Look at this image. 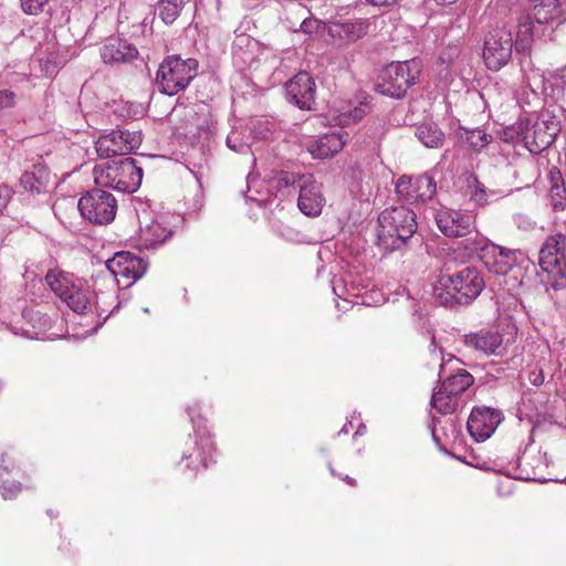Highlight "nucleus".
Returning a JSON list of instances; mask_svg holds the SVG:
<instances>
[{"label":"nucleus","instance_id":"nucleus-44","mask_svg":"<svg viewBox=\"0 0 566 566\" xmlns=\"http://www.w3.org/2000/svg\"><path fill=\"white\" fill-rule=\"evenodd\" d=\"M12 193L13 191L9 186L0 184V214L10 201Z\"/></svg>","mask_w":566,"mask_h":566},{"label":"nucleus","instance_id":"nucleus-23","mask_svg":"<svg viewBox=\"0 0 566 566\" xmlns=\"http://www.w3.org/2000/svg\"><path fill=\"white\" fill-rule=\"evenodd\" d=\"M67 306L75 313L84 314L91 310V292L85 284L78 280L64 298Z\"/></svg>","mask_w":566,"mask_h":566},{"label":"nucleus","instance_id":"nucleus-41","mask_svg":"<svg viewBox=\"0 0 566 566\" xmlns=\"http://www.w3.org/2000/svg\"><path fill=\"white\" fill-rule=\"evenodd\" d=\"M17 99L15 92L9 88H0V112L15 107Z\"/></svg>","mask_w":566,"mask_h":566},{"label":"nucleus","instance_id":"nucleus-53","mask_svg":"<svg viewBox=\"0 0 566 566\" xmlns=\"http://www.w3.org/2000/svg\"><path fill=\"white\" fill-rule=\"evenodd\" d=\"M345 481L347 483H349L350 485H355V481L352 478H349L348 475L345 478Z\"/></svg>","mask_w":566,"mask_h":566},{"label":"nucleus","instance_id":"nucleus-6","mask_svg":"<svg viewBox=\"0 0 566 566\" xmlns=\"http://www.w3.org/2000/svg\"><path fill=\"white\" fill-rule=\"evenodd\" d=\"M538 262L541 269L553 276L551 285L554 290L566 285V227L547 237L539 251Z\"/></svg>","mask_w":566,"mask_h":566},{"label":"nucleus","instance_id":"nucleus-33","mask_svg":"<svg viewBox=\"0 0 566 566\" xmlns=\"http://www.w3.org/2000/svg\"><path fill=\"white\" fill-rule=\"evenodd\" d=\"M190 0H159L158 14L166 24H171Z\"/></svg>","mask_w":566,"mask_h":566},{"label":"nucleus","instance_id":"nucleus-9","mask_svg":"<svg viewBox=\"0 0 566 566\" xmlns=\"http://www.w3.org/2000/svg\"><path fill=\"white\" fill-rule=\"evenodd\" d=\"M279 184L284 186H294L298 188L297 206L306 216H317L321 213L324 197L321 192L319 184L314 179L313 175L295 176L290 172H282Z\"/></svg>","mask_w":566,"mask_h":566},{"label":"nucleus","instance_id":"nucleus-40","mask_svg":"<svg viewBox=\"0 0 566 566\" xmlns=\"http://www.w3.org/2000/svg\"><path fill=\"white\" fill-rule=\"evenodd\" d=\"M20 185L29 192H40L42 182L32 172H24L20 178Z\"/></svg>","mask_w":566,"mask_h":566},{"label":"nucleus","instance_id":"nucleus-3","mask_svg":"<svg viewBox=\"0 0 566 566\" xmlns=\"http://www.w3.org/2000/svg\"><path fill=\"white\" fill-rule=\"evenodd\" d=\"M97 186L119 192H135L143 179V170L130 157L96 165L93 170Z\"/></svg>","mask_w":566,"mask_h":566},{"label":"nucleus","instance_id":"nucleus-48","mask_svg":"<svg viewBox=\"0 0 566 566\" xmlns=\"http://www.w3.org/2000/svg\"><path fill=\"white\" fill-rule=\"evenodd\" d=\"M368 3L376 6V7H382V6H392L397 3L399 0H366Z\"/></svg>","mask_w":566,"mask_h":566},{"label":"nucleus","instance_id":"nucleus-21","mask_svg":"<svg viewBox=\"0 0 566 566\" xmlns=\"http://www.w3.org/2000/svg\"><path fill=\"white\" fill-rule=\"evenodd\" d=\"M464 343L486 355H500L503 349L502 335L493 331H480L465 335Z\"/></svg>","mask_w":566,"mask_h":566},{"label":"nucleus","instance_id":"nucleus-19","mask_svg":"<svg viewBox=\"0 0 566 566\" xmlns=\"http://www.w3.org/2000/svg\"><path fill=\"white\" fill-rule=\"evenodd\" d=\"M138 55V50L127 40L112 36L101 48V57L106 64L128 63Z\"/></svg>","mask_w":566,"mask_h":566},{"label":"nucleus","instance_id":"nucleus-38","mask_svg":"<svg viewBox=\"0 0 566 566\" xmlns=\"http://www.w3.org/2000/svg\"><path fill=\"white\" fill-rule=\"evenodd\" d=\"M120 140L122 147L124 149L125 155L132 153L134 149L138 148L142 144V134L140 132H129V130H120Z\"/></svg>","mask_w":566,"mask_h":566},{"label":"nucleus","instance_id":"nucleus-4","mask_svg":"<svg viewBox=\"0 0 566 566\" xmlns=\"http://www.w3.org/2000/svg\"><path fill=\"white\" fill-rule=\"evenodd\" d=\"M517 137L531 153H541L549 147L560 132L559 120L552 113L544 111L535 118L518 120L514 127Z\"/></svg>","mask_w":566,"mask_h":566},{"label":"nucleus","instance_id":"nucleus-13","mask_svg":"<svg viewBox=\"0 0 566 566\" xmlns=\"http://www.w3.org/2000/svg\"><path fill=\"white\" fill-rule=\"evenodd\" d=\"M434 220L439 230L450 238L465 237L475 229V216L469 211L441 208L436 212Z\"/></svg>","mask_w":566,"mask_h":566},{"label":"nucleus","instance_id":"nucleus-37","mask_svg":"<svg viewBox=\"0 0 566 566\" xmlns=\"http://www.w3.org/2000/svg\"><path fill=\"white\" fill-rule=\"evenodd\" d=\"M196 458L200 459L203 468L208 467V462L212 461V453L214 451L213 442L209 437L203 434L200 437V441H197Z\"/></svg>","mask_w":566,"mask_h":566},{"label":"nucleus","instance_id":"nucleus-26","mask_svg":"<svg viewBox=\"0 0 566 566\" xmlns=\"http://www.w3.org/2000/svg\"><path fill=\"white\" fill-rule=\"evenodd\" d=\"M458 140L468 149L479 151L485 146H488L491 140L492 136L488 133H485L482 129L475 128V129H468L464 127H460L458 133Z\"/></svg>","mask_w":566,"mask_h":566},{"label":"nucleus","instance_id":"nucleus-47","mask_svg":"<svg viewBox=\"0 0 566 566\" xmlns=\"http://www.w3.org/2000/svg\"><path fill=\"white\" fill-rule=\"evenodd\" d=\"M227 145L229 148H231L232 150L234 151H239V153H242L245 150V148H248V146L245 144H242V143H239V144H235L233 143V139L231 136H229L227 138Z\"/></svg>","mask_w":566,"mask_h":566},{"label":"nucleus","instance_id":"nucleus-31","mask_svg":"<svg viewBox=\"0 0 566 566\" xmlns=\"http://www.w3.org/2000/svg\"><path fill=\"white\" fill-rule=\"evenodd\" d=\"M468 195L470 199L478 206H485L492 201L493 197H496L497 192L494 190H488L486 187L478 179L476 176H470L468 178Z\"/></svg>","mask_w":566,"mask_h":566},{"label":"nucleus","instance_id":"nucleus-18","mask_svg":"<svg viewBox=\"0 0 566 566\" xmlns=\"http://www.w3.org/2000/svg\"><path fill=\"white\" fill-rule=\"evenodd\" d=\"M531 17L538 24H560L565 20L566 0H531Z\"/></svg>","mask_w":566,"mask_h":566},{"label":"nucleus","instance_id":"nucleus-46","mask_svg":"<svg viewBox=\"0 0 566 566\" xmlns=\"http://www.w3.org/2000/svg\"><path fill=\"white\" fill-rule=\"evenodd\" d=\"M528 380L534 386H541L544 382V375L542 370L532 371L528 375Z\"/></svg>","mask_w":566,"mask_h":566},{"label":"nucleus","instance_id":"nucleus-20","mask_svg":"<svg viewBox=\"0 0 566 566\" xmlns=\"http://www.w3.org/2000/svg\"><path fill=\"white\" fill-rule=\"evenodd\" d=\"M347 134L343 130L327 133L307 144V150L314 158L325 159L339 153L345 143Z\"/></svg>","mask_w":566,"mask_h":566},{"label":"nucleus","instance_id":"nucleus-22","mask_svg":"<svg viewBox=\"0 0 566 566\" xmlns=\"http://www.w3.org/2000/svg\"><path fill=\"white\" fill-rule=\"evenodd\" d=\"M369 22L366 19L334 22L329 27V34L346 42H355L367 34Z\"/></svg>","mask_w":566,"mask_h":566},{"label":"nucleus","instance_id":"nucleus-39","mask_svg":"<svg viewBox=\"0 0 566 566\" xmlns=\"http://www.w3.org/2000/svg\"><path fill=\"white\" fill-rule=\"evenodd\" d=\"M292 11L295 12L300 19H302V22L300 23V30H302L305 33H310L311 29L315 24L314 20L307 19L305 15L307 13V10L305 7H303L301 3H293L292 4Z\"/></svg>","mask_w":566,"mask_h":566},{"label":"nucleus","instance_id":"nucleus-43","mask_svg":"<svg viewBox=\"0 0 566 566\" xmlns=\"http://www.w3.org/2000/svg\"><path fill=\"white\" fill-rule=\"evenodd\" d=\"M459 53L460 50L457 45H450L441 52L439 55V61L441 64L449 66L459 56Z\"/></svg>","mask_w":566,"mask_h":566},{"label":"nucleus","instance_id":"nucleus-45","mask_svg":"<svg viewBox=\"0 0 566 566\" xmlns=\"http://www.w3.org/2000/svg\"><path fill=\"white\" fill-rule=\"evenodd\" d=\"M553 84L559 88H564L566 86V65L557 69L552 74Z\"/></svg>","mask_w":566,"mask_h":566},{"label":"nucleus","instance_id":"nucleus-35","mask_svg":"<svg viewBox=\"0 0 566 566\" xmlns=\"http://www.w3.org/2000/svg\"><path fill=\"white\" fill-rule=\"evenodd\" d=\"M465 237L467 238L461 242L464 250L468 251L469 254H476L481 260L486 253L488 248L494 244L479 233H474L473 235L471 233Z\"/></svg>","mask_w":566,"mask_h":566},{"label":"nucleus","instance_id":"nucleus-2","mask_svg":"<svg viewBox=\"0 0 566 566\" xmlns=\"http://www.w3.org/2000/svg\"><path fill=\"white\" fill-rule=\"evenodd\" d=\"M378 244L389 251L406 244L418 228L416 213L405 206L385 209L378 217Z\"/></svg>","mask_w":566,"mask_h":566},{"label":"nucleus","instance_id":"nucleus-27","mask_svg":"<svg viewBox=\"0 0 566 566\" xmlns=\"http://www.w3.org/2000/svg\"><path fill=\"white\" fill-rule=\"evenodd\" d=\"M45 281L51 291L63 300L64 296L73 289L78 279H75L69 273L50 271L45 276Z\"/></svg>","mask_w":566,"mask_h":566},{"label":"nucleus","instance_id":"nucleus-25","mask_svg":"<svg viewBox=\"0 0 566 566\" xmlns=\"http://www.w3.org/2000/svg\"><path fill=\"white\" fill-rule=\"evenodd\" d=\"M171 230L159 221H151L149 224L142 227L140 239L146 249L155 248L164 243L171 235Z\"/></svg>","mask_w":566,"mask_h":566},{"label":"nucleus","instance_id":"nucleus-14","mask_svg":"<svg viewBox=\"0 0 566 566\" xmlns=\"http://www.w3.org/2000/svg\"><path fill=\"white\" fill-rule=\"evenodd\" d=\"M502 421V413L489 407H476L468 419V431L472 438L482 442L489 439Z\"/></svg>","mask_w":566,"mask_h":566},{"label":"nucleus","instance_id":"nucleus-12","mask_svg":"<svg viewBox=\"0 0 566 566\" xmlns=\"http://www.w3.org/2000/svg\"><path fill=\"white\" fill-rule=\"evenodd\" d=\"M436 191V181L428 174L415 177L401 176L396 182V193L408 203H422L431 200Z\"/></svg>","mask_w":566,"mask_h":566},{"label":"nucleus","instance_id":"nucleus-17","mask_svg":"<svg viewBox=\"0 0 566 566\" xmlns=\"http://www.w3.org/2000/svg\"><path fill=\"white\" fill-rule=\"evenodd\" d=\"M548 460L546 453L524 452L518 459L520 479L526 481L546 482L553 480L549 473H546Z\"/></svg>","mask_w":566,"mask_h":566},{"label":"nucleus","instance_id":"nucleus-49","mask_svg":"<svg viewBox=\"0 0 566 566\" xmlns=\"http://www.w3.org/2000/svg\"><path fill=\"white\" fill-rule=\"evenodd\" d=\"M429 350H430V354H431L432 356H434V358H437V359H438L437 345H436V339H434V337H432V339H431V344H430V346H429Z\"/></svg>","mask_w":566,"mask_h":566},{"label":"nucleus","instance_id":"nucleus-52","mask_svg":"<svg viewBox=\"0 0 566 566\" xmlns=\"http://www.w3.org/2000/svg\"><path fill=\"white\" fill-rule=\"evenodd\" d=\"M522 219H524V217H523V216H516V217H515V221H516V223L518 224V227H521V226H522V223H521V222H522Z\"/></svg>","mask_w":566,"mask_h":566},{"label":"nucleus","instance_id":"nucleus-55","mask_svg":"<svg viewBox=\"0 0 566 566\" xmlns=\"http://www.w3.org/2000/svg\"><path fill=\"white\" fill-rule=\"evenodd\" d=\"M191 422H192V423H193V426L196 427V422H195L193 417H191Z\"/></svg>","mask_w":566,"mask_h":566},{"label":"nucleus","instance_id":"nucleus-54","mask_svg":"<svg viewBox=\"0 0 566 566\" xmlns=\"http://www.w3.org/2000/svg\"><path fill=\"white\" fill-rule=\"evenodd\" d=\"M347 432H348V430H347V426L345 424V426L343 427V429L339 431V433H347Z\"/></svg>","mask_w":566,"mask_h":566},{"label":"nucleus","instance_id":"nucleus-34","mask_svg":"<svg viewBox=\"0 0 566 566\" xmlns=\"http://www.w3.org/2000/svg\"><path fill=\"white\" fill-rule=\"evenodd\" d=\"M533 39V24L531 17L520 22L516 32L515 49L517 52L527 53Z\"/></svg>","mask_w":566,"mask_h":566},{"label":"nucleus","instance_id":"nucleus-16","mask_svg":"<svg viewBox=\"0 0 566 566\" xmlns=\"http://www.w3.org/2000/svg\"><path fill=\"white\" fill-rule=\"evenodd\" d=\"M286 95L290 102L301 109H311L315 103V82L307 72L297 73L286 84Z\"/></svg>","mask_w":566,"mask_h":566},{"label":"nucleus","instance_id":"nucleus-8","mask_svg":"<svg viewBox=\"0 0 566 566\" xmlns=\"http://www.w3.org/2000/svg\"><path fill=\"white\" fill-rule=\"evenodd\" d=\"M82 217L95 224H108L116 216L117 201L115 197L103 189L87 191L78 200Z\"/></svg>","mask_w":566,"mask_h":566},{"label":"nucleus","instance_id":"nucleus-29","mask_svg":"<svg viewBox=\"0 0 566 566\" xmlns=\"http://www.w3.org/2000/svg\"><path fill=\"white\" fill-rule=\"evenodd\" d=\"M415 135L428 148H439L444 142V134L436 123L420 124Z\"/></svg>","mask_w":566,"mask_h":566},{"label":"nucleus","instance_id":"nucleus-51","mask_svg":"<svg viewBox=\"0 0 566 566\" xmlns=\"http://www.w3.org/2000/svg\"><path fill=\"white\" fill-rule=\"evenodd\" d=\"M432 437H433L434 441L439 444L440 441H439V438L437 437V433H436V427L432 428Z\"/></svg>","mask_w":566,"mask_h":566},{"label":"nucleus","instance_id":"nucleus-30","mask_svg":"<svg viewBox=\"0 0 566 566\" xmlns=\"http://www.w3.org/2000/svg\"><path fill=\"white\" fill-rule=\"evenodd\" d=\"M368 105L364 103H359L357 106H352L350 104H342L338 108H336L337 115L334 116V119L337 125L344 127L360 120L367 114Z\"/></svg>","mask_w":566,"mask_h":566},{"label":"nucleus","instance_id":"nucleus-7","mask_svg":"<svg viewBox=\"0 0 566 566\" xmlns=\"http://www.w3.org/2000/svg\"><path fill=\"white\" fill-rule=\"evenodd\" d=\"M421 67L418 59L390 63L380 75V82L377 84L379 92L396 98L405 96L408 88L419 78Z\"/></svg>","mask_w":566,"mask_h":566},{"label":"nucleus","instance_id":"nucleus-36","mask_svg":"<svg viewBox=\"0 0 566 566\" xmlns=\"http://www.w3.org/2000/svg\"><path fill=\"white\" fill-rule=\"evenodd\" d=\"M9 470L7 467H0V494L3 499H13L21 491V484L14 480H9Z\"/></svg>","mask_w":566,"mask_h":566},{"label":"nucleus","instance_id":"nucleus-42","mask_svg":"<svg viewBox=\"0 0 566 566\" xmlns=\"http://www.w3.org/2000/svg\"><path fill=\"white\" fill-rule=\"evenodd\" d=\"M21 8L27 14L36 15L43 11L48 0H20Z\"/></svg>","mask_w":566,"mask_h":566},{"label":"nucleus","instance_id":"nucleus-15","mask_svg":"<svg viewBox=\"0 0 566 566\" xmlns=\"http://www.w3.org/2000/svg\"><path fill=\"white\" fill-rule=\"evenodd\" d=\"M522 258L523 253L520 250L493 244L488 248L486 253L482 256V262L491 273L506 275L513 271Z\"/></svg>","mask_w":566,"mask_h":566},{"label":"nucleus","instance_id":"nucleus-24","mask_svg":"<svg viewBox=\"0 0 566 566\" xmlns=\"http://www.w3.org/2000/svg\"><path fill=\"white\" fill-rule=\"evenodd\" d=\"M120 138L119 129L112 130L108 134L99 136L95 143L97 155L102 158L125 155Z\"/></svg>","mask_w":566,"mask_h":566},{"label":"nucleus","instance_id":"nucleus-11","mask_svg":"<svg viewBox=\"0 0 566 566\" xmlns=\"http://www.w3.org/2000/svg\"><path fill=\"white\" fill-rule=\"evenodd\" d=\"M105 264L117 284L123 282L126 287L143 277L148 269V263L143 258L127 251L115 253Z\"/></svg>","mask_w":566,"mask_h":566},{"label":"nucleus","instance_id":"nucleus-50","mask_svg":"<svg viewBox=\"0 0 566 566\" xmlns=\"http://www.w3.org/2000/svg\"><path fill=\"white\" fill-rule=\"evenodd\" d=\"M436 3L441 6H450L455 3L458 0H433Z\"/></svg>","mask_w":566,"mask_h":566},{"label":"nucleus","instance_id":"nucleus-5","mask_svg":"<svg viewBox=\"0 0 566 566\" xmlns=\"http://www.w3.org/2000/svg\"><path fill=\"white\" fill-rule=\"evenodd\" d=\"M198 61L178 55L166 57L159 65L156 82L159 91L169 96L185 91L196 77Z\"/></svg>","mask_w":566,"mask_h":566},{"label":"nucleus","instance_id":"nucleus-28","mask_svg":"<svg viewBox=\"0 0 566 566\" xmlns=\"http://www.w3.org/2000/svg\"><path fill=\"white\" fill-rule=\"evenodd\" d=\"M473 384V376L464 369L444 379L441 386L459 402L461 395Z\"/></svg>","mask_w":566,"mask_h":566},{"label":"nucleus","instance_id":"nucleus-10","mask_svg":"<svg viewBox=\"0 0 566 566\" xmlns=\"http://www.w3.org/2000/svg\"><path fill=\"white\" fill-rule=\"evenodd\" d=\"M513 34L505 25L490 30L484 39L483 59L488 69L499 71L509 63L513 52Z\"/></svg>","mask_w":566,"mask_h":566},{"label":"nucleus","instance_id":"nucleus-32","mask_svg":"<svg viewBox=\"0 0 566 566\" xmlns=\"http://www.w3.org/2000/svg\"><path fill=\"white\" fill-rule=\"evenodd\" d=\"M431 406L441 415L453 413L458 407L459 402L457 398L449 395L447 390L442 386L438 390H434L431 396Z\"/></svg>","mask_w":566,"mask_h":566},{"label":"nucleus","instance_id":"nucleus-1","mask_svg":"<svg viewBox=\"0 0 566 566\" xmlns=\"http://www.w3.org/2000/svg\"><path fill=\"white\" fill-rule=\"evenodd\" d=\"M485 286L480 272L465 266L452 274H441L434 285V296L443 306L469 304L475 300Z\"/></svg>","mask_w":566,"mask_h":566}]
</instances>
